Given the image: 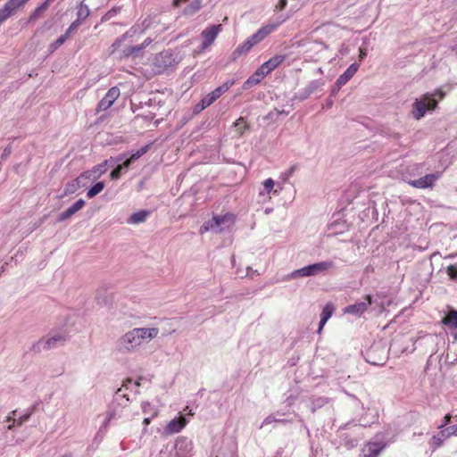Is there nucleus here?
<instances>
[{
  "mask_svg": "<svg viewBox=\"0 0 457 457\" xmlns=\"http://www.w3.org/2000/svg\"><path fill=\"white\" fill-rule=\"evenodd\" d=\"M85 201L83 199H79L77 202H75L71 207H69L66 211L62 212L58 218V221L62 222L68 219H70L71 216H73L76 212H78L79 210H81L85 206Z\"/></svg>",
  "mask_w": 457,
  "mask_h": 457,
  "instance_id": "4468645a",
  "label": "nucleus"
},
{
  "mask_svg": "<svg viewBox=\"0 0 457 457\" xmlns=\"http://www.w3.org/2000/svg\"><path fill=\"white\" fill-rule=\"evenodd\" d=\"M15 412H16V411H12V415L14 416Z\"/></svg>",
  "mask_w": 457,
  "mask_h": 457,
  "instance_id": "4d7b16f0",
  "label": "nucleus"
},
{
  "mask_svg": "<svg viewBox=\"0 0 457 457\" xmlns=\"http://www.w3.org/2000/svg\"><path fill=\"white\" fill-rule=\"evenodd\" d=\"M274 180L272 179H267L264 182H263V187H264V189L266 190V192L268 194H270L271 192V190L273 189L274 187Z\"/></svg>",
  "mask_w": 457,
  "mask_h": 457,
  "instance_id": "e433bc0d",
  "label": "nucleus"
},
{
  "mask_svg": "<svg viewBox=\"0 0 457 457\" xmlns=\"http://www.w3.org/2000/svg\"><path fill=\"white\" fill-rule=\"evenodd\" d=\"M135 386L138 387L140 386V383L138 381L135 382Z\"/></svg>",
  "mask_w": 457,
  "mask_h": 457,
  "instance_id": "864d4df0",
  "label": "nucleus"
},
{
  "mask_svg": "<svg viewBox=\"0 0 457 457\" xmlns=\"http://www.w3.org/2000/svg\"><path fill=\"white\" fill-rule=\"evenodd\" d=\"M13 426H14L13 424L9 425L8 429H12L13 428Z\"/></svg>",
  "mask_w": 457,
  "mask_h": 457,
  "instance_id": "6e6d98bb",
  "label": "nucleus"
},
{
  "mask_svg": "<svg viewBox=\"0 0 457 457\" xmlns=\"http://www.w3.org/2000/svg\"><path fill=\"white\" fill-rule=\"evenodd\" d=\"M446 272L451 279L457 281V266L456 265H449L446 269Z\"/></svg>",
  "mask_w": 457,
  "mask_h": 457,
  "instance_id": "f704fd0d",
  "label": "nucleus"
},
{
  "mask_svg": "<svg viewBox=\"0 0 457 457\" xmlns=\"http://www.w3.org/2000/svg\"><path fill=\"white\" fill-rule=\"evenodd\" d=\"M234 127L240 137L249 129V125L243 117H240L234 122Z\"/></svg>",
  "mask_w": 457,
  "mask_h": 457,
  "instance_id": "a878e982",
  "label": "nucleus"
},
{
  "mask_svg": "<svg viewBox=\"0 0 457 457\" xmlns=\"http://www.w3.org/2000/svg\"><path fill=\"white\" fill-rule=\"evenodd\" d=\"M104 187H105V184L103 181H99V182L96 183L94 186H92L87 190V196L88 198L95 197L96 195H98L99 193H101L104 190Z\"/></svg>",
  "mask_w": 457,
  "mask_h": 457,
  "instance_id": "bb28decb",
  "label": "nucleus"
},
{
  "mask_svg": "<svg viewBox=\"0 0 457 457\" xmlns=\"http://www.w3.org/2000/svg\"><path fill=\"white\" fill-rule=\"evenodd\" d=\"M51 2L52 0H46L37 8H36L35 11L30 13L29 17V22L37 21L42 15V13L48 9Z\"/></svg>",
  "mask_w": 457,
  "mask_h": 457,
  "instance_id": "412c9836",
  "label": "nucleus"
},
{
  "mask_svg": "<svg viewBox=\"0 0 457 457\" xmlns=\"http://www.w3.org/2000/svg\"><path fill=\"white\" fill-rule=\"evenodd\" d=\"M29 0H9L7 3L16 12L19 8L23 6Z\"/></svg>",
  "mask_w": 457,
  "mask_h": 457,
  "instance_id": "72a5a7b5",
  "label": "nucleus"
},
{
  "mask_svg": "<svg viewBox=\"0 0 457 457\" xmlns=\"http://www.w3.org/2000/svg\"><path fill=\"white\" fill-rule=\"evenodd\" d=\"M81 175L77 178L76 179H74L73 181H71V183H69L65 188V194H72L74 193V191L80 187L79 183H80V179H81Z\"/></svg>",
  "mask_w": 457,
  "mask_h": 457,
  "instance_id": "7c9ffc66",
  "label": "nucleus"
},
{
  "mask_svg": "<svg viewBox=\"0 0 457 457\" xmlns=\"http://www.w3.org/2000/svg\"><path fill=\"white\" fill-rule=\"evenodd\" d=\"M359 52H360V54H359V58H360V60L361 61V60H363V59L366 57V55H367V49H366V48H364V47H360Z\"/></svg>",
  "mask_w": 457,
  "mask_h": 457,
  "instance_id": "37998d69",
  "label": "nucleus"
},
{
  "mask_svg": "<svg viewBox=\"0 0 457 457\" xmlns=\"http://www.w3.org/2000/svg\"><path fill=\"white\" fill-rule=\"evenodd\" d=\"M14 12L15 11L6 2L4 5L0 9V24L5 21L12 14H14Z\"/></svg>",
  "mask_w": 457,
  "mask_h": 457,
  "instance_id": "393cba45",
  "label": "nucleus"
},
{
  "mask_svg": "<svg viewBox=\"0 0 457 457\" xmlns=\"http://www.w3.org/2000/svg\"><path fill=\"white\" fill-rule=\"evenodd\" d=\"M334 267V263L331 261L320 262L314 264L309 265L311 275L314 276L318 273L327 271Z\"/></svg>",
  "mask_w": 457,
  "mask_h": 457,
  "instance_id": "a211bd4d",
  "label": "nucleus"
},
{
  "mask_svg": "<svg viewBox=\"0 0 457 457\" xmlns=\"http://www.w3.org/2000/svg\"><path fill=\"white\" fill-rule=\"evenodd\" d=\"M234 80L226 81L213 91L209 93L207 96H205L201 101L202 109H204L213 104L224 93H226L234 85Z\"/></svg>",
  "mask_w": 457,
  "mask_h": 457,
  "instance_id": "7ed1b4c3",
  "label": "nucleus"
},
{
  "mask_svg": "<svg viewBox=\"0 0 457 457\" xmlns=\"http://www.w3.org/2000/svg\"><path fill=\"white\" fill-rule=\"evenodd\" d=\"M287 55L286 54H276L270 58L268 61L263 62L259 68L262 70V71L268 75L272 71L277 69L280 64L284 62L286 60Z\"/></svg>",
  "mask_w": 457,
  "mask_h": 457,
  "instance_id": "9d476101",
  "label": "nucleus"
},
{
  "mask_svg": "<svg viewBox=\"0 0 457 457\" xmlns=\"http://www.w3.org/2000/svg\"><path fill=\"white\" fill-rule=\"evenodd\" d=\"M386 447V444L384 442H369L362 450V457H378Z\"/></svg>",
  "mask_w": 457,
  "mask_h": 457,
  "instance_id": "9b49d317",
  "label": "nucleus"
},
{
  "mask_svg": "<svg viewBox=\"0 0 457 457\" xmlns=\"http://www.w3.org/2000/svg\"><path fill=\"white\" fill-rule=\"evenodd\" d=\"M438 96L439 99H443L445 96L442 89H436L435 94H425L420 99H416L412 104L411 114L417 120L424 117L427 111H433L437 107V101L434 98Z\"/></svg>",
  "mask_w": 457,
  "mask_h": 457,
  "instance_id": "f03ea898",
  "label": "nucleus"
},
{
  "mask_svg": "<svg viewBox=\"0 0 457 457\" xmlns=\"http://www.w3.org/2000/svg\"><path fill=\"white\" fill-rule=\"evenodd\" d=\"M368 361H370L372 364H378V362L376 361H373V360H370V359H369Z\"/></svg>",
  "mask_w": 457,
  "mask_h": 457,
  "instance_id": "3c124183",
  "label": "nucleus"
},
{
  "mask_svg": "<svg viewBox=\"0 0 457 457\" xmlns=\"http://www.w3.org/2000/svg\"><path fill=\"white\" fill-rule=\"evenodd\" d=\"M7 420H8V421L12 420V421H13V423L16 421V420H15V419H14L12 416H11V415H10V416H8Z\"/></svg>",
  "mask_w": 457,
  "mask_h": 457,
  "instance_id": "8fccbe9b",
  "label": "nucleus"
},
{
  "mask_svg": "<svg viewBox=\"0 0 457 457\" xmlns=\"http://www.w3.org/2000/svg\"><path fill=\"white\" fill-rule=\"evenodd\" d=\"M78 26H79V21H73V22L70 25V27L67 29V30H66V32H65L64 36H66V37L68 38V37H69V36L71 35V33L72 31H74V30L78 28Z\"/></svg>",
  "mask_w": 457,
  "mask_h": 457,
  "instance_id": "ea45409f",
  "label": "nucleus"
},
{
  "mask_svg": "<svg viewBox=\"0 0 457 457\" xmlns=\"http://www.w3.org/2000/svg\"><path fill=\"white\" fill-rule=\"evenodd\" d=\"M187 0H173V5L175 7L179 6L181 3H186Z\"/></svg>",
  "mask_w": 457,
  "mask_h": 457,
  "instance_id": "49530a36",
  "label": "nucleus"
},
{
  "mask_svg": "<svg viewBox=\"0 0 457 457\" xmlns=\"http://www.w3.org/2000/svg\"><path fill=\"white\" fill-rule=\"evenodd\" d=\"M237 217L232 212H227L223 215H215L212 217L213 225H215L216 232L220 233L223 231L225 227H230L236 222Z\"/></svg>",
  "mask_w": 457,
  "mask_h": 457,
  "instance_id": "0eeeda50",
  "label": "nucleus"
},
{
  "mask_svg": "<svg viewBox=\"0 0 457 457\" xmlns=\"http://www.w3.org/2000/svg\"><path fill=\"white\" fill-rule=\"evenodd\" d=\"M359 64L353 63L351 64L347 70L339 76V78L337 80V85L340 87L344 85H345L353 77V75L358 71Z\"/></svg>",
  "mask_w": 457,
  "mask_h": 457,
  "instance_id": "dca6fc26",
  "label": "nucleus"
},
{
  "mask_svg": "<svg viewBox=\"0 0 457 457\" xmlns=\"http://www.w3.org/2000/svg\"><path fill=\"white\" fill-rule=\"evenodd\" d=\"M442 323L450 328H457V311L451 310L442 320Z\"/></svg>",
  "mask_w": 457,
  "mask_h": 457,
  "instance_id": "4be33fe9",
  "label": "nucleus"
},
{
  "mask_svg": "<svg viewBox=\"0 0 457 457\" xmlns=\"http://www.w3.org/2000/svg\"><path fill=\"white\" fill-rule=\"evenodd\" d=\"M67 37L64 35L59 37L54 42L49 45L48 50L52 54L57 50L65 41Z\"/></svg>",
  "mask_w": 457,
  "mask_h": 457,
  "instance_id": "c756f323",
  "label": "nucleus"
},
{
  "mask_svg": "<svg viewBox=\"0 0 457 457\" xmlns=\"http://www.w3.org/2000/svg\"><path fill=\"white\" fill-rule=\"evenodd\" d=\"M372 351H373V348H370V349L369 350V352H368V355H369V357H370V353H372Z\"/></svg>",
  "mask_w": 457,
  "mask_h": 457,
  "instance_id": "603ef678",
  "label": "nucleus"
},
{
  "mask_svg": "<svg viewBox=\"0 0 457 457\" xmlns=\"http://www.w3.org/2000/svg\"><path fill=\"white\" fill-rule=\"evenodd\" d=\"M257 45V43H253L252 40V36L248 37L242 45H239L234 52V54L239 56L243 54H246L251 50V48Z\"/></svg>",
  "mask_w": 457,
  "mask_h": 457,
  "instance_id": "b1692460",
  "label": "nucleus"
},
{
  "mask_svg": "<svg viewBox=\"0 0 457 457\" xmlns=\"http://www.w3.org/2000/svg\"><path fill=\"white\" fill-rule=\"evenodd\" d=\"M30 414L24 415L20 418V420L17 421V424L21 426L24 421H26L29 418Z\"/></svg>",
  "mask_w": 457,
  "mask_h": 457,
  "instance_id": "c03bdc74",
  "label": "nucleus"
},
{
  "mask_svg": "<svg viewBox=\"0 0 457 457\" xmlns=\"http://www.w3.org/2000/svg\"><path fill=\"white\" fill-rule=\"evenodd\" d=\"M122 165H118L110 174V178L112 179V180H116L118 179H120V174H121V170H122Z\"/></svg>",
  "mask_w": 457,
  "mask_h": 457,
  "instance_id": "c9c22d12",
  "label": "nucleus"
},
{
  "mask_svg": "<svg viewBox=\"0 0 457 457\" xmlns=\"http://www.w3.org/2000/svg\"><path fill=\"white\" fill-rule=\"evenodd\" d=\"M287 4V0H279L277 4V8L278 10H284L286 8Z\"/></svg>",
  "mask_w": 457,
  "mask_h": 457,
  "instance_id": "79ce46f5",
  "label": "nucleus"
},
{
  "mask_svg": "<svg viewBox=\"0 0 457 457\" xmlns=\"http://www.w3.org/2000/svg\"><path fill=\"white\" fill-rule=\"evenodd\" d=\"M334 305L332 303H327L320 314V321L318 329V333H321L323 327L325 326L328 320L332 316L334 312Z\"/></svg>",
  "mask_w": 457,
  "mask_h": 457,
  "instance_id": "6ab92c4d",
  "label": "nucleus"
},
{
  "mask_svg": "<svg viewBox=\"0 0 457 457\" xmlns=\"http://www.w3.org/2000/svg\"><path fill=\"white\" fill-rule=\"evenodd\" d=\"M148 151V145H145L139 150H137L135 154H133L130 157L133 160H137L139 157H141L143 154H145Z\"/></svg>",
  "mask_w": 457,
  "mask_h": 457,
  "instance_id": "4c0bfd02",
  "label": "nucleus"
},
{
  "mask_svg": "<svg viewBox=\"0 0 457 457\" xmlns=\"http://www.w3.org/2000/svg\"><path fill=\"white\" fill-rule=\"evenodd\" d=\"M159 333L157 328H137L125 333L119 340L120 346L128 352L151 341Z\"/></svg>",
  "mask_w": 457,
  "mask_h": 457,
  "instance_id": "f257e3e1",
  "label": "nucleus"
},
{
  "mask_svg": "<svg viewBox=\"0 0 457 457\" xmlns=\"http://www.w3.org/2000/svg\"><path fill=\"white\" fill-rule=\"evenodd\" d=\"M438 178V174H427L419 179L410 181L409 184L416 188H428L434 186Z\"/></svg>",
  "mask_w": 457,
  "mask_h": 457,
  "instance_id": "f8f14e48",
  "label": "nucleus"
},
{
  "mask_svg": "<svg viewBox=\"0 0 457 457\" xmlns=\"http://www.w3.org/2000/svg\"><path fill=\"white\" fill-rule=\"evenodd\" d=\"M131 382H132V380H131L130 378H127V379L123 382V384H122V387H126V388H127V387H128V385H129V384H131Z\"/></svg>",
  "mask_w": 457,
  "mask_h": 457,
  "instance_id": "de8ad7c7",
  "label": "nucleus"
},
{
  "mask_svg": "<svg viewBox=\"0 0 457 457\" xmlns=\"http://www.w3.org/2000/svg\"><path fill=\"white\" fill-rule=\"evenodd\" d=\"M187 421L184 416H179L171 420L163 428V435L169 436L170 435L180 432L187 425Z\"/></svg>",
  "mask_w": 457,
  "mask_h": 457,
  "instance_id": "1a4fd4ad",
  "label": "nucleus"
},
{
  "mask_svg": "<svg viewBox=\"0 0 457 457\" xmlns=\"http://www.w3.org/2000/svg\"><path fill=\"white\" fill-rule=\"evenodd\" d=\"M270 421H269V419H266L264 421H263V424H268Z\"/></svg>",
  "mask_w": 457,
  "mask_h": 457,
  "instance_id": "5fc2aeb1",
  "label": "nucleus"
},
{
  "mask_svg": "<svg viewBox=\"0 0 457 457\" xmlns=\"http://www.w3.org/2000/svg\"><path fill=\"white\" fill-rule=\"evenodd\" d=\"M65 340L66 338L64 336L61 334L54 335L44 342V349L48 350L54 348L58 344L63 343Z\"/></svg>",
  "mask_w": 457,
  "mask_h": 457,
  "instance_id": "5701e85b",
  "label": "nucleus"
},
{
  "mask_svg": "<svg viewBox=\"0 0 457 457\" xmlns=\"http://www.w3.org/2000/svg\"><path fill=\"white\" fill-rule=\"evenodd\" d=\"M147 215H148V212H146V211H140V212H135L130 216L129 222L134 223V224L143 222L145 220Z\"/></svg>",
  "mask_w": 457,
  "mask_h": 457,
  "instance_id": "cd10ccee",
  "label": "nucleus"
},
{
  "mask_svg": "<svg viewBox=\"0 0 457 457\" xmlns=\"http://www.w3.org/2000/svg\"><path fill=\"white\" fill-rule=\"evenodd\" d=\"M151 423V419L150 418H145L144 420H143V424L145 426H148L149 424Z\"/></svg>",
  "mask_w": 457,
  "mask_h": 457,
  "instance_id": "09e8293b",
  "label": "nucleus"
},
{
  "mask_svg": "<svg viewBox=\"0 0 457 457\" xmlns=\"http://www.w3.org/2000/svg\"><path fill=\"white\" fill-rule=\"evenodd\" d=\"M151 42H152L151 38H146L142 43L141 46H132V47L128 48L126 54L129 55V54H133L135 52H138V51L142 50L143 48H145V46H147Z\"/></svg>",
  "mask_w": 457,
  "mask_h": 457,
  "instance_id": "2f4dec72",
  "label": "nucleus"
},
{
  "mask_svg": "<svg viewBox=\"0 0 457 457\" xmlns=\"http://www.w3.org/2000/svg\"><path fill=\"white\" fill-rule=\"evenodd\" d=\"M309 276H312L311 270L309 269V265L306 267L294 270L290 275V277L292 278H300V277H309Z\"/></svg>",
  "mask_w": 457,
  "mask_h": 457,
  "instance_id": "c85d7f7f",
  "label": "nucleus"
},
{
  "mask_svg": "<svg viewBox=\"0 0 457 457\" xmlns=\"http://www.w3.org/2000/svg\"><path fill=\"white\" fill-rule=\"evenodd\" d=\"M267 75L262 71V70H261L260 68H258L255 72L250 76L247 80L245 82V87H251L253 85H257L261 82V80L266 77Z\"/></svg>",
  "mask_w": 457,
  "mask_h": 457,
  "instance_id": "aec40b11",
  "label": "nucleus"
},
{
  "mask_svg": "<svg viewBox=\"0 0 457 457\" xmlns=\"http://www.w3.org/2000/svg\"><path fill=\"white\" fill-rule=\"evenodd\" d=\"M85 201L83 199H79L77 202H75L71 207H69L66 211L62 212L58 218V221L62 222L68 219H70L71 216H73L76 212H78L79 210H81L85 206Z\"/></svg>",
  "mask_w": 457,
  "mask_h": 457,
  "instance_id": "2eb2a0df",
  "label": "nucleus"
},
{
  "mask_svg": "<svg viewBox=\"0 0 457 457\" xmlns=\"http://www.w3.org/2000/svg\"><path fill=\"white\" fill-rule=\"evenodd\" d=\"M107 165L108 160H105L102 163L95 166L91 170L83 172L81 174V177H85V179H89L94 174L96 178H99L107 171Z\"/></svg>",
  "mask_w": 457,
  "mask_h": 457,
  "instance_id": "f3484780",
  "label": "nucleus"
},
{
  "mask_svg": "<svg viewBox=\"0 0 457 457\" xmlns=\"http://www.w3.org/2000/svg\"><path fill=\"white\" fill-rule=\"evenodd\" d=\"M372 303V296L370 295H367L365 296V302H361L348 305L345 308L344 312L356 316H361L368 310L369 306H370Z\"/></svg>",
  "mask_w": 457,
  "mask_h": 457,
  "instance_id": "6e6552de",
  "label": "nucleus"
},
{
  "mask_svg": "<svg viewBox=\"0 0 457 457\" xmlns=\"http://www.w3.org/2000/svg\"><path fill=\"white\" fill-rule=\"evenodd\" d=\"M209 230H214L216 232L215 225H213L212 219L203 224L199 229V233L201 235H204V233L208 232Z\"/></svg>",
  "mask_w": 457,
  "mask_h": 457,
  "instance_id": "473e14b6",
  "label": "nucleus"
},
{
  "mask_svg": "<svg viewBox=\"0 0 457 457\" xmlns=\"http://www.w3.org/2000/svg\"><path fill=\"white\" fill-rule=\"evenodd\" d=\"M222 30L221 24L212 25L205 29H204L201 33L202 37L204 38L203 43L201 45V50H205L209 46H211L215 41L218 34Z\"/></svg>",
  "mask_w": 457,
  "mask_h": 457,
  "instance_id": "423d86ee",
  "label": "nucleus"
},
{
  "mask_svg": "<svg viewBox=\"0 0 457 457\" xmlns=\"http://www.w3.org/2000/svg\"><path fill=\"white\" fill-rule=\"evenodd\" d=\"M120 95V91L118 87H111L105 96L100 100L96 106V112H104L108 110L113 103L118 99Z\"/></svg>",
  "mask_w": 457,
  "mask_h": 457,
  "instance_id": "39448f33",
  "label": "nucleus"
},
{
  "mask_svg": "<svg viewBox=\"0 0 457 457\" xmlns=\"http://www.w3.org/2000/svg\"><path fill=\"white\" fill-rule=\"evenodd\" d=\"M457 433V425H453L447 427L444 429H441L437 434L434 435L430 440L429 445L431 448L435 451L441 447L447 438H449L453 435H456Z\"/></svg>",
  "mask_w": 457,
  "mask_h": 457,
  "instance_id": "20e7f679",
  "label": "nucleus"
},
{
  "mask_svg": "<svg viewBox=\"0 0 457 457\" xmlns=\"http://www.w3.org/2000/svg\"><path fill=\"white\" fill-rule=\"evenodd\" d=\"M278 24H269L259 29L253 35H252V40L253 43H260L266 37H268L271 32H273Z\"/></svg>",
  "mask_w": 457,
  "mask_h": 457,
  "instance_id": "ddd939ff",
  "label": "nucleus"
},
{
  "mask_svg": "<svg viewBox=\"0 0 457 457\" xmlns=\"http://www.w3.org/2000/svg\"><path fill=\"white\" fill-rule=\"evenodd\" d=\"M134 160L130 158L127 159L121 165H122V169L124 168H128L131 162H133Z\"/></svg>",
  "mask_w": 457,
  "mask_h": 457,
  "instance_id": "a18cd8bd",
  "label": "nucleus"
},
{
  "mask_svg": "<svg viewBox=\"0 0 457 457\" xmlns=\"http://www.w3.org/2000/svg\"><path fill=\"white\" fill-rule=\"evenodd\" d=\"M451 422V415L450 414H446L445 417H444V420H443V422L442 424L438 427L440 429H442L443 428H445L446 425H448L449 423Z\"/></svg>",
  "mask_w": 457,
  "mask_h": 457,
  "instance_id": "a19ab883",
  "label": "nucleus"
},
{
  "mask_svg": "<svg viewBox=\"0 0 457 457\" xmlns=\"http://www.w3.org/2000/svg\"><path fill=\"white\" fill-rule=\"evenodd\" d=\"M296 170V165H292L285 173L282 174V179L284 181H287Z\"/></svg>",
  "mask_w": 457,
  "mask_h": 457,
  "instance_id": "58836bf2",
  "label": "nucleus"
}]
</instances>
